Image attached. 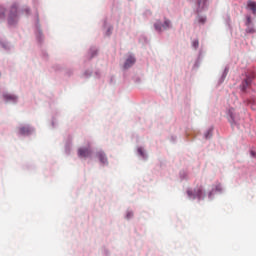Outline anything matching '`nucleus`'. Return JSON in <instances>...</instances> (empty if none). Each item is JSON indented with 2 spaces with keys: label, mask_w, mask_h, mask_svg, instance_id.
I'll list each match as a JSON object with an SVG mask.
<instances>
[{
  "label": "nucleus",
  "mask_w": 256,
  "mask_h": 256,
  "mask_svg": "<svg viewBox=\"0 0 256 256\" xmlns=\"http://www.w3.org/2000/svg\"><path fill=\"white\" fill-rule=\"evenodd\" d=\"M131 217H133V213H128L127 214V219H131Z\"/></svg>",
  "instance_id": "nucleus-14"
},
{
  "label": "nucleus",
  "mask_w": 256,
  "mask_h": 256,
  "mask_svg": "<svg viewBox=\"0 0 256 256\" xmlns=\"http://www.w3.org/2000/svg\"><path fill=\"white\" fill-rule=\"evenodd\" d=\"M197 195H198V197H201V190L198 192Z\"/></svg>",
  "instance_id": "nucleus-18"
},
{
  "label": "nucleus",
  "mask_w": 256,
  "mask_h": 256,
  "mask_svg": "<svg viewBox=\"0 0 256 256\" xmlns=\"http://www.w3.org/2000/svg\"><path fill=\"white\" fill-rule=\"evenodd\" d=\"M251 87V78H246L245 81L242 82L241 89L242 91H247V88Z\"/></svg>",
  "instance_id": "nucleus-6"
},
{
  "label": "nucleus",
  "mask_w": 256,
  "mask_h": 256,
  "mask_svg": "<svg viewBox=\"0 0 256 256\" xmlns=\"http://www.w3.org/2000/svg\"><path fill=\"white\" fill-rule=\"evenodd\" d=\"M135 61V57L129 56L124 63V69H129L130 67H133V65H135Z\"/></svg>",
  "instance_id": "nucleus-4"
},
{
  "label": "nucleus",
  "mask_w": 256,
  "mask_h": 256,
  "mask_svg": "<svg viewBox=\"0 0 256 256\" xmlns=\"http://www.w3.org/2000/svg\"><path fill=\"white\" fill-rule=\"evenodd\" d=\"M193 45H194V47H196V48L199 47V41H194V42H193Z\"/></svg>",
  "instance_id": "nucleus-13"
},
{
  "label": "nucleus",
  "mask_w": 256,
  "mask_h": 256,
  "mask_svg": "<svg viewBox=\"0 0 256 256\" xmlns=\"http://www.w3.org/2000/svg\"><path fill=\"white\" fill-rule=\"evenodd\" d=\"M3 97L6 101H13V102L17 101V96L15 95L4 94Z\"/></svg>",
  "instance_id": "nucleus-9"
},
{
  "label": "nucleus",
  "mask_w": 256,
  "mask_h": 256,
  "mask_svg": "<svg viewBox=\"0 0 256 256\" xmlns=\"http://www.w3.org/2000/svg\"><path fill=\"white\" fill-rule=\"evenodd\" d=\"M187 194L189 195V197H191V195H193V192L188 191Z\"/></svg>",
  "instance_id": "nucleus-16"
},
{
  "label": "nucleus",
  "mask_w": 256,
  "mask_h": 256,
  "mask_svg": "<svg viewBox=\"0 0 256 256\" xmlns=\"http://www.w3.org/2000/svg\"><path fill=\"white\" fill-rule=\"evenodd\" d=\"M26 15H29V8L25 9Z\"/></svg>",
  "instance_id": "nucleus-15"
},
{
  "label": "nucleus",
  "mask_w": 256,
  "mask_h": 256,
  "mask_svg": "<svg viewBox=\"0 0 256 256\" xmlns=\"http://www.w3.org/2000/svg\"><path fill=\"white\" fill-rule=\"evenodd\" d=\"M97 157H98L100 163H103L104 165H105V163H107V156L105 155V153L98 152Z\"/></svg>",
  "instance_id": "nucleus-8"
},
{
  "label": "nucleus",
  "mask_w": 256,
  "mask_h": 256,
  "mask_svg": "<svg viewBox=\"0 0 256 256\" xmlns=\"http://www.w3.org/2000/svg\"><path fill=\"white\" fill-rule=\"evenodd\" d=\"M207 21V18L205 17H198V23H205Z\"/></svg>",
  "instance_id": "nucleus-11"
},
{
  "label": "nucleus",
  "mask_w": 256,
  "mask_h": 256,
  "mask_svg": "<svg viewBox=\"0 0 256 256\" xmlns=\"http://www.w3.org/2000/svg\"><path fill=\"white\" fill-rule=\"evenodd\" d=\"M212 133H213L212 130H208L207 133L205 134V139H210L211 135H213Z\"/></svg>",
  "instance_id": "nucleus-10"
},
{
  "label": "nucleus",
  "mask_w": 256,
  "mask_h": 256,
  "mask_svg": "<svg viewBox=\"0 0 256 256\" xmlns=\"http://www.w3.org/2000/svg\"><path fill=\"white\" fill-rule=\"evenodd\" d=\"M247 8L250 9L253 13H256V2L253 0H249L247 2Z\"/></svg>",
  "instance_id": "nucleus-7"
},
{
  "label": "nucleus",
  "mask_w": 256,
  "mask_h": 256,
  "mask_svg": "<svg viewBox=\"0 0 256 256\" xmlns=\"http://www.w3.org/2000/svg\"><path fill=\"white\" fill-rule=\"evenodd\" d=\"M154 27L156 31L161 32L163 29H169V27H171V21H169V19H165L163 24L161 21H158L154 24Z\"/></svg>",
  "instance_id": "nucleus-1"
},
{
  "label": "nucleus",
  "mask_w": 256,
  "mask_h": 256,
  "mask_svg": "<svg viewBox=\"0 0 256 256\" xmlns=\"http://www.w3.org/2000/svg\"><path fill=\"white\" fill-rule=\"evenodd\" d=\"M91 149L89 148H80L78 150V157H82V158H87V157H91Z\"/></svg>",
  "instance_id": "nucleus-3"
},
{
  "label": "nucleus",
  "mask_w": 256,
  "mask_h": 256,
  "mask_svg": "<svg viewBox=\"0 0 256 256\" xmlns=\"http://www.w3.org/2000/svg\"><path fill=\"white\" fill-rule=\"evenodd\" d=\"M8 23L9 25H15V23H17V5L11 7Z\"/></svg>",
  "instance_id": "nucleus-2"
},
{
  "label": "nucleus",
  "mask_w": 256,
  "mask_h": 256,
  "mask_svg": "<svg viewBox=\"0 0 256 256\" xmlns=\"http://www.w3.org/2000/svg\"><path fill=\"white\" fill-rule=\"evenodd\" d=\"M0 17H5V9L0 8Z\"/></svg>",
  "instance_id": "nucleus-12"
},
{
  "label": "nucleus",
  "mask_w": 256,
  "mask_h": 256,
  "mask_svg": "<svg viewBox=\"0 0 256 256\" xmlns=\"http://www.w3.org/2000/svg\"><path fill=\"white\" fill-rule=\"evenodd\" d=\"M198 7H201V0H198Z\"/></svg>",
  "instance_id": "nucleus-17"
},
{
  "label": "nucleus",
  "mask_w": 256,
  "mask_h": 256,
  "mask_svg": "<svg viewBox=\"0 0 256 256\" xmlns=\"http://www.w3.org/2000/svg\"><path fill=\"white\" fill-rule=\"evenodd\" d=\"M20 135H31V128L29 126H23L19 128Z\"/></svg>",
  "instance_id": "nucleus-5"
}]
</instances>
